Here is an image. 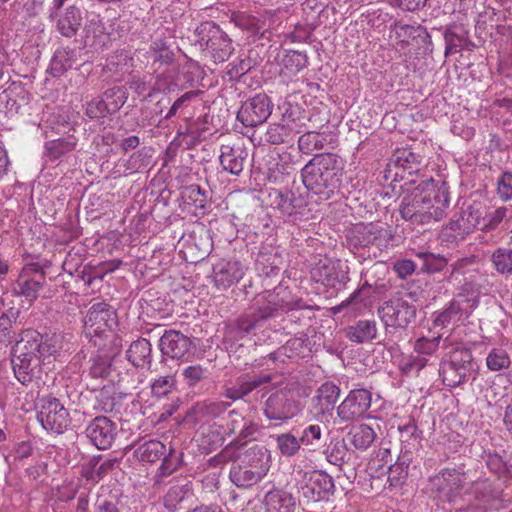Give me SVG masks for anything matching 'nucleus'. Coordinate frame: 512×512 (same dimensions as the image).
Instances as JSON below:
<instances>
[{
  "label": "nucleus",
  "instance_id": "nucleus-1",
  "mask_svg": "<svg viewBox=\"0 0 512 512\" xmlns=\"http://www.w3.org/2000/svg\"><path fill=\"white\" fill-rule=\"evenodd\" d=\"M433 182L432 179L422 182L401 201V217L412 225H426L446 216L449 193L444 188L435 189Z\"/></svg>",
  "mask_w": 512,
  "mask_h": 512
},
{
  "label": "nucleus",
  "instance_id": "nucleus-2",
  "mask_svg": "<svg viewBox=\"0 0 512 512\" xmlns=\"http://www.w3.org/2000/svg\"><path fill=\"white\" fill-rule=\"evenodd\" d=\"M56 351V346L38 331L23 330L11 351V363L17 380L23 385L31 383L38 377L44 358Z\"/></svg>",
  "mask_w": 512,
  "mask_h": 512
},
{
  "label": "nucleus",
  "instance_id": "nucleus-3",
  "mask_svg": "<svg viewBox=\"0 0 512 512\" xmlns=\"http://www.w3.org/2000/svg\"><path fill=\"white\" fill-rule=\"evenodd\" d=\"M301 177L310 193L321 201H327L340 190L343 167L336 154H316L301 169Z\"/></svg>",
  "mask_w": 512,
  "mask_h": 512
},
{
  "label": "nucleus",
  "instance_id": "nucleus-4",
  "mask_svg": "<svg viewBox=\"0 0 512 512\" xmlns=\"http://www.w3.org/2000/svg\"><path fill=\"white\" fill-rule=\"evenodd\" d=\"M465 487L462 468H444L429 478L427 489L438 507L449 512H462Z\"/></svg>",
  "mask_w": 512,
  "mask_h": 512
},
{
  "label": "nucleus",
  "instance_id": "nucleus-5",
  "mask_svg": "<svg viewBox=\"0 0 512 512\" xmlns=\"http://www.w3.org/2000/svg\"><path fill=\"white\" fill-rule=\"evenodd\" d=\"M444 385L455 388L477 373L472 351L463 346L453 348L441 360L438 369Z\"/></svg>",
  "mask_w": 512,
  "mask_h": 512
},
{
  "label": "nucleus",
  "instance_id": "nucleus-6",
  "mask_svg": "<svg viewBox=\"0 0 512 512\" xmlns=\"http://www.w3.org/2000/svg\"><path fill=\"white\" fill-rule=\"evenodd\" d=\"M282 306L276 302V296L272 293L262 294L254 298L250 312L242 314L230 327V333L235 338H243L250 334L259 325L279 313Z\"/></svg>",
  "mask_w": 512,
  "mask_h": 512
},
{
  "label": "nucleus",
  "instance_id": "nucleus-7",
  "mask_svg": "<svg viewBox=\"0 0 512 512\" xmlns=\"http://www.w3.org/2000/svg\"><path fill=\"white\" fill-rule=\"evenodd\" d=\"M195 43L208 50L214 61L222 63L232 54L234 48L228 35L212 21L201 23L194 31Z\"/></svg>",
  "mask_w": 512,
  "mask_h": 512
},
{
  "label": "nucleus",
  "instance_id": "nucleus-8",
  "mask_svg": "<svg viewBox=\"0 0 512 512\" xmlns=\"http://www.w3.org/2000/svg\"><path fill=\"white\" fill-rule=\"evenodd\" d=\"M462 512H487L500 499L501 491L488 478H479L465 489Z\"/></svg>",
  "mask_w": 512,
  "mask_h": 512
},
{
  "label": "nucleus",
  "instance_id": "nucleus-9",
  "mask_svg": "<svg viewBox=\"0 0 512 512\" xmlns=\"http://www.w3.org/2000/svg\"><path fill=\"white\" fill-rule=\"evenodd\" d=\"M378 314L386 327L407 328L417 314V307L404 297H392L378 308Z\"/></svg>",
  "mask_w": 512,
  "mask_h": 512
},
{
  "label": "nucleus",
  "instance_id": "nucleus-10",
  "mask_svg": "<svg viewBox=\"0 0 512 512\" xmlns=\"http://www.w3.org/2000/svg\"><path fill=\"white\" fill-rule=\"evenodd\" d=\"M387 267L382 262L374 263L369 269L362 273L364 282L355 290L345 301L332 308L333 313H339L344 308L352 304L363 303L366 299L370 298L372 293L380 292L385 288L384 283H380V277L375 279L376 276H385Z\"/></svg>",
  "mask_w": 512,
  "mask_h": 512
},
{
  "label": "nucleus",
  "instance_id": "nucleus-11",
  "mask_svg": "<svg viewBox=\"0 0 512 512\" xmlns=\"http://www.w3.org/2000/svg\"><path fill=\"white\" fill-rule=\"evenodd\" d=\"M273 103L264 93L247 99L237 113V119L246 127L263 124L272 113Z\"/></svg>",
  "mask_w": 512,
  "mask_h": 512
},
{
  "label": "nucleus",
  "instance_id": "nucleus-12",
  "mask_svg": "<svg viewBox=\"0 0 512 512\" xmlns=\"http://www.w3.org/2000/svg\"><path fill=\"white\" fill-rule=\"evenodd\" d=\"M300 492L307 501L329 500L335 492L334 480L324 471L315 470L306 473L300 486Z\"/></svg>",
  "mask_w": 512,
  "mask_h": 512
},
{
  "label": "nucleus",
  "instance_id": "nucleus-13",
  "mask_svg": "<svg viewBox=\"0 0 512 512\" xmlns=\"http://www.w3.org/2000/svg\"><path fill=\"white\" fill-rule=\"evenodd\" d=\"M44 429L62 433L70 423L68 410L55 397H44L37 416Z\"/></svg>",
  "mask_w": 512,
  "mask_h": 512
},
{
  "label": "nucleus",
  "instance_id": "nucleus-14",
  "mask_svg": "<svg viewBox=\"0 0 512 512\" xmlns=\"http://www.w3.org/2000/svg\"><path fill=\"white\" fill-rule=\"evenodd\" d=\"M159 348L162 356L185 361L194 354L196 345L187 335L171 329L161 335Z\"/></svg>",
  "mask_w": 512,
  "mask_h": 512
},
{
  "label": "nucleus",
  "instance_id": "nucleus-15",
  "mask_svg": "<svg viewBox=\"0 0 512 512\" xmlns=\"http://www.w3.org/2000/svg\"><path fill=\"white\" fill-rule=\"evenodd\" d=\"M371 393L366 389H353L337 407L339 423L353 422L368 411L371 406Z\"/></svg>",
  "mask_w": 512,
  "mask_h": 512
},
{
  "label": "nucleus",
  "instance_id": "nucleus-16",
  "mask_svg": "<svg viewBox=\"0 0 512 512\" xmlns=\"http://www.w3.org/2000/svg\"><path fill=\"white\" fill-rule=\"evenodd\" d=\"M90 442L99 450L109 449L117 436V425L106 416H97L85 429Z\"/></svg>",
  "mask_w": 512,
  "mask_h": 512
},
{
  "label": "nucleus",
  "instance_id": "nucleus-17",
  "mask_svg": "<svg viewBox=\"0 0 512 512\" xmlns=\"http://www.w3.org/2000/svg\"><path fill=\"white\" fill-rule=\"evenodd\" d=\"M314 281L326 287L340 290L349 281L347 272L342 271L338 264L330 259H321L311 270Z\"/></svg>",
  "mask_w": 512,
  "mask_h": 512
},
{
  "label": "nucleus",
  "instance_id": "nucleus-18",
  "mask_svg": "<svg viewBox=\"0 0 512 512\" xmlns=\"http://www.w3.org/2000/svg\"><path fill=\"white\" fill-rule=\"evenodd\" d=\"M245 274L240 261H221L213 268V281L217 289L226 290L238 283Z\"/></svg>",
  "mask_w": 512,
  "mask_h": 512
},
{
  "label": "nucleus",
  "instance_id": "nucleus-19",
  "mask_svg": "<svg viewBox=\"0 0 512 512\" xmlns=\"http://www.w3.org/2000/svg\"><path fill=\"white\" fill-rule=\"evenodd\" d=\"M115 322V312L112 307L104 302L93 304L85 317V326L92 330L93 333L99 334L107 328L111 329Z\"/></svg>",
  "mask_w": 512,
  "mask_h": 512
},
{
  "label": "nucleus",
  "instance_id": "nucleus-20",
  "mask_svg": "<svg viewBox=\"0 0 512 512\" xmlns=\"http://www.w3.org/2000/svg\"><path fill=\"white\" fill-rule=\"evenodd\" d=\"M236 460L262 478L266 476L270 468L269 451L265 446L259 444H254L246 449Z\"/></svg>",
  "mask_w": 512,
  "mask_h": 512
},
{
  "label": "nucleus",
  "instance_id": "nucleus-21",
  "mask_svg": "<svg viewBox=\"0 0 512 512\" xmlns=\"http://www.w3.org/2000/svg\"><path fill=\"white\" fill-rule=\"evenodd\" d=\"M354 246L366 248L375 246L378 250L387 242V231L379 224L357 225L354 230Z\"/></svg>",
  "mask_w": 512,
  "mask_h": 512
},
{
  "label": "nucleus",
  "instance_id": "nucleus-22",
  "mask_svg": "<svg viewBox=\"0 0 512 512\" xmlns=\"http://www.w3.org/2000/svg\"><path fill=\"white\" fill-rule=\"evenodd\" d=\"M327 459L331 464L339 466L345 471L347 477L355 476L356 469L359 466V458L354 450L347 447L345 440L337 441L331 451L327 455Z\"/></svg>",
  "mask_w": 512,
  "mask_h": 512
},
{
  "label": "nucleus",
  "instance_id": "nucleus-23",
  "mask_svg": "<svg viewBox=\"0 0 512 512\" xmlns=\"http://www.w3.org/2000/svg\"><path fill=\"white\" fill-rule=\"evenodd\" d=\"M264 414L270 420H287L296 414V406L293 400L286 394L276 392L266 401Z\"/></svg>",
  "mask_w": 512,
  "mask_h": 512
},
{
  "label": "nucleus",
  "instance_id": "nucleus-24",
  "mask_svg": "<svg viewBox=\"0 0 512 512\" xmlns=\"http://www.w3.org/2000/svg\"><path fill=\"white\" fill-rule=\"evenodd\" d=\"M271 380L272 376L270 374L253 376L243 375L236 380L234 385L226 387L224 395L232 401L243 399L252 391L269 383Z\"/></svg>",
  "mask_w": 512,
  "mask_h": 512
},
{
  "label": "nucleus",
  "instance_id": "nucleus-25",
  "mask_svg": "<svg viewBox=\"0 0 512 512\" xmlns=\"http://www.w3.org/2000/svg\"><path fill=\"white\" fill-rule=\"evenodd\" d=\"M445 56L459 53L463 49L470 50L474 44L469 40L468 31L461 24L449 25L444 32Z\"/></svg>",
  "mask_w": 512,
  "mask_h": 512
},
{
  "label": "nucleus",
  "instance_id": "nucleus-26",
  "mask_svg": "<svg viewBox=\"0 0 512 512\" xmlns=\"http://www.w3.org/2000/svg\"><path fill=\"white\" fill-rule=\"evenodd\" d=\"M57 17L56 29L64 37L75 36L82 24V12L75 5L68 6L63 12L54 13Z\"/></svg>",
  "mask_w": 512,
  "mask_h": 512
},
{
  "label": "nucleus",
  "instance_id": "nucleus-27",
  "mask_svg": "<svg viewBox=\"0 0 512 512\" xmlns=\"http://www.w3.org/2000/svg\"><path fill=\"white\" fill-rule=\"evenodd\" d=\"M220 163L223 169L233 175H239L244 168L247 151L240 146L222 145Z\"/></svg>",
  "mask_w": 512,
  "mask_h": 512
},
{
  "label": "nucleus",
  "instance_id": "nucleus-28",
  "mask_svg": "<svg viewBox=\"0 0 512 512\" xmlns=\"http://www.w3.org/2000/svg\"><path fill=\"white\" fill-rule=\"evenodd\" d=\"M256 264L267 277L276 275L284 264L282 253L273 246H263L258 253Z\"/></svg>",
  "mask_w": 512,
  "mask_h": 512
},
{
  "label": "nucleus",
  "instance_id": "nucleus-29",
  "mask_svg": "<svg viewBox=\"0 0 512 512\" xmlns=\"http://www.w3.org/2000/svg\"><path fill=\"white\" fill-rule=\"evenodd\" d=\"M266 512H295L296 500L293 495L281 489H273L264 497Z\"/></svg>",
  "mask_w": 512,
  "mask_h": 512
},
{
  "label": "nucleus",
  "instance_id": "nucleus-30",
  "mask_svg": "<svg viewBox=\"0 0 512 512\" xmlns=\"http://www.w3.org/2000/svg\"><path fill=\"white\" fill-rule=\"evenodd\" d=\"M340 396V388L333 382L327 381L323 383L316 391V395L312 401L315 403L314 408L324 415L334 409Z\"/></svg>",
  "mask_w": 512,
  "mask_h": 512
},
{
  "label": "nucleus",
  "instance_id": "nucleus-31",
  "mask_svg": "<svg viewBox=\"0 0 512 512\" xmlns=\"http://www.w3.org/2000/svg\"><path fill=\"white\" fill-rule=\"evenodd\" d=\"M116 459H102L101 456L91 458L81 467V476L95 484L113 470Z\"/></svg>",
  "mask_w": 512,
  "mask_h": 512
},
{
  "label": "nucleus",
  "instance_id": "nucleus-32",
  "mask_svg": "<svg viewBox=\"0 0 512 512\" xmlns=\"http://www.w3.org/2000/svg\"><path fill=\"white\" fill-rule=\"evenodd\" d=\"M376 432L367 424L354 425L347 434L348 442L357 450H367L376 439Z\"/></svg>",
  "mask_w": 512,
  "mask_h": 512
},
{
  "label": "nucleus",
  "instance_id": "nucleus-33",
  "mask_svg": "<svg viewBox=\"0 0 512 512\" xmlns=\"http://www.w3.org/2000/svg\"><path fill=\"white\" fill-rule=\"evenodd\" d=\"M134 456L142 462L154 463L166 453V446L158 440H148L134 444Z\"/></svg>",
  "mask_w": 512,
  "mask_h": 512
},
{
  "label": "nucleus",
  "instance_id": "nucleus-34",
  "mask_svg": "<svg viewBox=\"0 0 512 512\" xmlns=\"http://www.w3.org/2000/svg\"><path fill=\"white\" fill-rule=\"evenodd\" d=\"M276 198L277 208L288 216L299 213L307 205L306 198L301 194L296 195L293 191L278 192Z\"/></svg>",
  "mask_w": 512,
  "mask_h": 512
},
{
  "label": "nucleus",
  "instance_id": "nucleus-35",
  "mask_svg": "<svg viewBox=\"0 0 512 512\" xmlns=\"http://www.w3.org/2000/svg\"><path fill=\"white\" fill-rule=\"evenodd\" d=\"M391 163L398 169L407 171L409 175L417 173L422 166V158L408 148L397 149L391 159Z\"/></svg>",
  "mask_w": 512,
  "mask_h": 512
},
{
  "label": "nucleus",
  "instance_id": "nucleus-36",
  "mask_svg": "<svg viewBox=\"0 0 512 512\" xmlns=\"http://www.w3.org/2000/svg\"><path fill=\"white\" fill-rule=\"evenodd\" d=\"M151 343L140 338L131 343L126 352L128 361L135 367H143L145 364L151 363Z\"/></svg>",
  "mask_w": 512,
  "mask_h": 512
},
{
  "label": "nucleus",
  "instance_id": "nucleus-37",
  "mask_svg": "<svg viewBox=\"0 0 512 512\" xmlns=\"http://www.w3.org/2000/svg\"><path fill=\"white\" fill-rule=\"evenodd\" d=\"M463 315L462 304L457 300H451L441 311L434 313L433 323L437 327L445 328L460 321Z\"/></svg>",
  "mask_w": 512,
  "mask_h": 512
},
{
  "label": "nucleus",
  "instance_id": "nucleus-38",
  "mask_svg": "<svg viewBox=\"0 0 512 512\" xmlns=\"http://www.w3.org/2000/svg\"><path fill=\"white\" fill-rule=\"evenodd\" d=\"M229 478L239 488L252 487L262 479L237 460L233 461L231 465Z\"/></svg>",
  "mask_w": 512,
  "mask_h": 512
},
{
  "label": "nucleus",
  "instance_id": "nucleus-39",
  "mask_svg": "<svg viewBox=\"0 0 512 512\" xmlns=\"http://www.w3.org/2000/svg\"><path fill=\"white\" fill-rule=\"evenodd\" d=\"M76 60V51L71 48L57 49L52 57L49 72L53 77H59L70 69Z\"/></svg>",
  "mask_w": 512,
  "mask_h": 512
},
{
  "label": "nucleus",
  "instance_id": "nucleus-40",
  "mask_svg": "<svg viewBox=\"0 0 512 512\" xmlns=\"http://www.w3.org/2000/svg\"><path fill=\"white\" fill-rule=\"evenodd\" d=\"M192 498L193 494L185 486H173L164 496V506L169 512H176L185 509Z\"/></svg>",
  "mask_w": 512,
  "mask_h": 512
},
{
  "label": "nucleus",
  "instance_id": "nucleus-41",
  "mask_svg": "<svg viewBox=\"0 0 512 512\" xmlns=\"http://www.w3.org/2000/svg\"><path fill=\"white\" fill-rule=\"evenodd\" d=\"M376 333L375 321L360 320L355 325L347 328L346 336L353 342L364 343L373 340Z\"/></svg>",
  "mask_w": 512,
  "mask_h": 512
},
{
  "label": "nucleus",
  "instance_id": "nucleus-42",
  "mask_svg": "<svg viewBox=\"0 0 512 512\" xmlns=\"http://www.w3.org/2000/svg\"><path fill=\"white\" fill-rule=\"evenodd\" d=\"M295 131L285 119L283 123L272 124L266 132V140L270 144L280 145L289 143L294 137Z\"/></svg>",
  "mask_w": 512,
  "mask_h": 512
},
{
  "label": "nucleus",
  "instance_id": "nucleus-43",
  "mask_svg": "<svg viewBox=\"0 0 512 512\" xmlns=\"http://www.w3.org/2000/svg\"><path fill=\"white\" fill-rule=\"evenodd\" d=\"M118 99V102L106 103V100H104L103 97L93 98L87 103L86 115L90 119H99L106 117L108 114L116 113L119 110V105L121 104V99L119 97Z\"/></svg>",
  "mask_w": 512,
  "mask_h": 512
},
{
  "label": "nucleus",
  "instance_id": "nucleus-44",
  "mask_svg": "<svg viewBox=\"0 0 512 512\" xmlns=\"http://www.w3.org/2000/svg\"><path fill=\"white\" fill-rule=\"evenodd\" d=\"M490 261L499 274L506 277L512 275V248H497L491 254Z\"/></svg>",
  "mask_w": 512,
  "mask_h": 512
},
{
  "label": "nucleus",
  "instance_id": "nucleus-45",
  "mask_svg": "<svg viewBox=\"0 0 512 512\" xmlns=\"http://www.w3.org/2000/svg\"><path fill=\"white\" fill-rule=\"evenodd\" d=\"M472 226L464 220L462 215H459V217L450 220L443 231V236L451 242L463 240L472 231Z\"/></svg>",
  "mask_w": 512,
  "mask_h": 512
},
{
  "label": "nucleus",
  "instance_id": "nucleus-46",
  "mask_svg": "<svg viewBox=\"0 0 512 512\" xmlns=\"http://www.w3.org/2000/svg\"><path fill=\"white\" fill-rule=\"evenodd\" d=\"M231 406L225 401H204L193 407L194 414L198 418L213 419L220 416Z\"/></svg>",
  "mask_w": 512,
  "mask_h": 512
},
{
  "label": "nucleus",
  "instance_id": "nucleus-47",
  "mask_svg": "<svg viewBox=\"0 0 512 512\" xmlns=\"http://www.w3.org/2000/svg\"><path fill=\"white\" fill-rule=\"evenodd\" d=\"M76 143L77 140L73 136L48 141L46 143L47 155L52 160L59 159L66 153L73 151L76 147Z\"/></svg>",
  "mask_w": 512,
  "mask_h": 512
},
{
  "label": "nucleus",
  "instance_id": "nucleus-48",
  "mask_svg": "<svg viewBox=\"0 0 512 512\" xmlns=\"http://www.w3.org/2000/svg\"><path fill=\"white\" fill-rule=\"evenodd\" d=\"M111 373V358L96 355L89 360L88 375L93 379H105Z\"/></svg>",
  "mask_w": 512,
  "mask_h": 512
},
{
  "label": "nucleus",
  "instance_id": "nucleus-49",
  "mask_svg": "<svg viewBox=\"0 0 512 512\" xmlns=\"http://www.w3.org/2000/svg\"><path fill=\"white\" fill-rule=\"evenodd\" d=\"M198 446L204 453H211L219 448L224 438L217 429L208 428L207 431H203L197 439Z\"/></svg>",
  "mask_w": 512,
  "mask_h": 512
},
{
  "label": "nucleus",
  "instance_id": "nucleus-50",
  "mask_svg": "<svg viewBox=\"0 0 512 512\" xmlns=\"http://www.w3.org/2000/svg\"><path fill=\"white\" fill-rule=\"evenodd\" d=\"M510 364V356L503 348H493L486 357L487 368L493 372L507 369Z\"/></svg>",
  "mask_w": 512,
  "mask_h": 512
},
{
  "label": "nucleus",
  "instance_id": "nucleus-51",
  "mask_svg": "<svg viewBox=\"0 0 512 512\" xmlns=\"http://www.w3.org/2000/svg\"><path fill=\"white\" fill-rule=\"evenodd\" d=\"M418 257L422 261L420 270L430 274L442 271L448 264L444 256L433 253H419Z\"/></svg>",
  "mask_w": 512,
  "mask_h": 512
},
{
  "label": "nucleus",
  "instance_id": "nucleus-52",
  "mask_svg": "<svg viewBox=\"0 0 512 512\" xmlns=\"http://www.w3.org/2000/svg\"><path fill=\"white\" fill-rule=\"evenodd\" d=\"M177 381L174 374L160 376L151 383V393L154 397L161 398L176 390Z\"/></svg>",
  "mask_w": 512,
  "mask_h": 512
},
{
  "label": "nucleus",
  "instance_id": "nucleus-53",
  "mask_svg": "<svg viewBox=\"0 0 512 512\" xmlns=\"http://www.w3.org/2000/svg\"><path fill=\"white\" fill-rule=\"evenodd\" d=\"M101 490L93 502L91 512H120L115 496L103 488Z\"/></svg>",
  "mask_w": 512,
  "mask_h": 512
},
{
  "label": "nucleus",
  "instance_id": "nucleus-54",
  "mask_svg": "<svg viewBox=\"0 0 512 512\" xmlns=\"http://www.w3.org/2000/svg\"><path fill=\"white\" fill-rule=\"evenodd\" d=\"M207 190L199 185L186 186L182 191V198L187 204H193L196 208H204L207 202Z\"/></svg>",
  "mask_w": 512,
  "mask_h": 512
},
{
  "label": "nucleus",
  "instance_id": "nucleus-55",
  "mask_svg": "<svg viewBox=\"0 0 512 512\" xmlns=\"http://www.w3.org/2000/svg\"><path fill=\"white\" fill-rule=\"evenodd\" d=\"M278 449L287 457L295 455L300 449L301 440L291 433L278 435L276 438Z\"/></svg>",
  "mask_w": 512,
  "mask_h": 512
},
{
  "label": "nucleus",
  "instance_id": "nucleus-56",
  "mask_svg": "<svg viewBox=\"0 0 512 512\" xmlns=\"http://www.w3.org/2000/svg\"><path fill=\"white\" fill-rule=\"evenodd\" d=\"M282 62L286 69L296 73L307 67L308 57L303 52L290 50L285 54Z\"/></svg>",
  "mask_w": 512,
  "mask_h": 512
},
{
  "label": "nucleus",
  "instance_id": "nucleus-57",
  "mask_svg": "<svg viewBox=\"0 0 512 512\" xmlns=\"http://www.w3.org/2000/svg\"><path fill=\"white\" fill-rule=\"evenodd\" d=\"M298 147L302 153H310L313 150L323 148V141L317 132H306L298 139Z\"/></svg>",
  "mask_w": 512,
  "mask_h": 512
},
{
  "label": "nucleus",
  "instance_id": "nucleus-58",
  "mask_svg": "<svg viewBox=\"0 0 512 512\" xmlns=\"http://www.w3.org/2000/svg\"><path fill=\"white\" fill-rule=\"evenodd\" d=\"M512 210L508 207H498L486 216L487 222L483 229L486 231L495 230L503 220H511Z\"/></svg>",
  "mask_w": 512,
  "mask_h": 512
},
{
  "label": "nucleus",
  "instance_id": "nucleus-59",
  "mask_svg": "<svg viewBox=\"0 0 512 512\" xmlns=\"http://www.w3.org/2000/svg\"><path fill=\"white\" fill-rule=\"evenodd\" d=\"M207 368L201 365H191L186 367L183 372V378L189 387L196 386L199 382L207 378Z\"/></svg>",
  "mask_w": 512,
  "mask_h": 512
},
{
  "label": "nucleus",
  "instance_id": "nucleus-60",
  "mask_svg": "<svg viewBox=\"0 0 512 512\" xmlns=\"http://www.w3.org/2000/svg\"><path fill=\"white\" fill-rule=\"evenodd\" d=\"M441 339V336H437L431 339L421 337L415 341L414 350L416 353L423 356H431L438 349Z\"/></svg>",
  "mask_w": 512,
  "mask_h": 512
},
{
  "label": "nucleus",
  "instance_id": "nucleus-61",
  "mask_svg": "<svg viewBox=\"0 0 512 512\" xmlns=\"http://www.w3.org/2000/svg\"><path fill=\"white\" fill-rule=\"evenodd\" d=\"M151 47L155 53V61H159L162 64H168L173 60L174 53L170 50V47L165 40L157 39L153 42Z\"/></svg>",
  "mask_w": 512,
  "mask_h": 512
},
{
  "label": "nucleus",
  "instance_id": "nucleus-62",
  "mask_svg": "<svg viewBox=\"0 0 512 512\" xmlns=\"http://www.w3.org/2000/svg\"><path fill=\"white\" fill-rule=\"evenodd\" d=\"M18 286L20 294L30 300H35L38 297L40 289L43 287V281L33 279L19 280Z\"/></svg>",
  "mask_w": 512,
  "mask_h": 512
},
{
  "label": "nucleus",
  "instance_id": "nucleus-63",
  "mask_svg": "<svg viewBox=\"0 0 512 512\" xmlns=\"http://www.w3.org/2000/svg\"><path fill=\"white\" fill-rule=\"evenodd\" d=\"M304 348L305 344L301 338H292L280 347V353L286 354L287 358H294L300 356Z\"/></svg>",
  "mask_w": 512,
  "mask_h": 512
},
{
  "label": "nucleus",
  "instance_id": "nucleus-64",
  "mask_svg": "<svg viewBox=\"0 0 512 512\" xmlns=\"http://www.w3.org/2000/svg\"><path fill=\"white\" fill-rule=\"evenodd\" d=\"M498 194L504 201L512 199V173L504 172L498 180Z\"/></svg>",
  "mask_w": 512,
  "mask_h": 512
}]
</instances>
